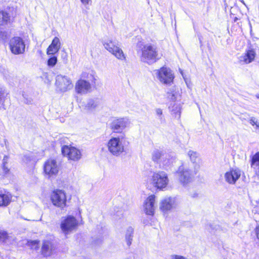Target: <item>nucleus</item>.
Listing matches in <instances>:
<instances>
[{
    "mask_svg": "<svg viewBox=\"0 0 259 259\" xmlns=\"http://www.w3.org/2000/svg\"><path fill=\"white\" fill-rule=\"evenodd\" d=\"M256 234L257 238L259 239V225L256 228Z\"/></svg>",
    "mask_w": 259,
    "mask_h": 259,
    "instance_id": "37998d69",
    "label": "nucleus"
},
{
    "mask_svg": "<svg viewBox=\"0 0 259 259\" xmlns=\"http://www.w3.org/2000/svg\"><path fill=\"white\" fill-rule=\"evenodd\" d=\"M7 95V93L5 90L0 88V104L4 103Z\"/></svg>",
    "mask_w": 259,
    "mask_h": 259,
    "instance_id": "7c9ffc66",
    "label": "nucleus"
},
{
    "mask_svg": "<svg viewBox=\"0 0 259 259\" xmlns=\"http://www.w3.org/2000/svg\"><path fill=\"white\" fill-rule=\"evenodd\" d=\"M176 174L180 183L183 186H186L190 183L194 177V174L188 167L183 164L180 165Z\"/></svg>",
    "mask_w": 259,
    "mask_h": 259,
    "instance_id": "423d86ee",
    "label": "nucleus"
},
{
    "mask_svg": "<svg viewBox=\"0 0 259 259\" xmlns=\"http://www.w3.org/2000/svg\"><path fill=\"white\" fill-rule=\"evenodd\" d=\"M12 201V196L10 194L0 193V207L8 206Z\"/></svg>",
    "mask_w": 259,
    "mask_h": 259,
    "instance_id": "412c9836",
    "label": "nucleus"
},
{
    "mask_svg": "<svg viewBox=\"0 0 259 259\" xmlns=\"http://www.w3.org/2000/svg\"><path fill=\"white\" fill-rule=\"evenodd\" d=\"M256 128H258L259 129V121L257 123V126H256Z\"/></svg>",
    "mask_w": 259,
    "mask_h": 259,
    "instance_id": "49530a36",
    "label": "nucleus"
},
{
    "mask_svg": "<svg viewBox=\"0 0 259 259\" xmlns=\"http://www.w3.org/2000/svg\"><path fill=\"white\" fill-rule=\"evenodd\" d=\"M32 159V156L29 154H25L23 156V160L24 162L27 163L28 162L31 161Z\"/></svg>",
    "mask_w": 259,
    "mask_h": 259,
    "instance_id": "58836bf2",
    "label": "nucleus"
},
{
    "mask_svg": "<svg viewBox=\"0 0 259 259\" xmlns=\"http://www.w3.org/2000/svg\"><path fill=\"white\" fill-rule=\"evenodd\" d=\"M8 238V234L7 232L5 231H0V241L4 242Z\"/></svg>",
    "mask_w": 259,
    "mask_h": 259,
    "instance_id": "f704fd0d",
    "label": "nucleus"
},
{
    "mask_svg": "<svg viewBox=\"0 0 259 259\" xmlns=\"http://www.w3.org/2000/svg\"><path fill=\"white\" fill-rule=\"evenodd\" d=\"M4 77L8 80H10V75L9 72L7 70H4L3 73Z\"/></svg>",
    "mask_w": 259,
    "mask_h": 259,
    "instance_id": "a19ab883",
    "label": "nucleus"
},
{
    "mask_svg": "<svg viewBox=\"0 0 259 259\" xmlns=\"http://www.w3.org/2000/svg\"><path fill=\"white\" fill-rule=\"evenodd\" d=\"M199 39L200 40V42H201L200 38H199Z\"/></svg>",
    "mask_w": 259,
    "mask_h": 259,
    "instance_id": "3c124183",
    "label": "nucleus"
},
{
    "mask_svg": "<svg viewBox=\"0 0 259 259\" xmlns=\"http://www.w3.org/2000/svg\"><path fill=\"white\" fill-rule=\"evenodd\" d=\"M163 156L162 151L159 150H155L152 153V159L154 161H158V160Z\"/></svg>",
    "mask_w": 259,
    "mask_h": 259,
    "instance_id": "cd10ccee",
    "label": "nucleus"
},
{
    "mask_svg": "<svg viewBox=\"0 0 259 259\" xmlns=\"http://www.w3.org/2000/svg\"><path fill=\"white\" fill-rule=\"evenodd\" d=\"M195 170H196L195 171V174H196V172H197V169H196V167H195Z\"/></svg>",
    "mask_w": 259,
    "mask_h": 259,
    "instance_id": "09e8293b",
    "label": "nucleus"
},
{
    "mask_svg": "<svg viewBox=\"0 0 259 259\" xmlns=\"http://www.w3.org/2000/svg\"><path fill=\"white\" fill-rule=\"evenodd\" d=\"M173 161L174 159L172 158L163 160L162 163L164 168L167 170L168 168L170 167L172 165Z\"/></svg>",
    "mask_w": 259,
    "mask_h": 259,
    "instance_id": "c756f323",
    "label": "nucleus"
},
{
    "mask_svg": "<svg viewBox=\"0 0 259 259\" xmlns=\"http://www.w3.org/2000/svg\"><path fill=\"white\" fill-rule=\"evenodd\" d=\"M167 94L168 95V96H167L168 98H169L170 100H171L172 101H174L176 100V97L175 96V94L174 93V92H167Z\"/></svg>",
    "mask_w": 259,
    "mask_h": 259,
    "instance_id": "ea45409f",
    "label": "nucleus"
},
{
    "mask_svg": "<svg viewBox=\"0 0 259 259\" xmlns=\"http://www.w3.org/2000/svg\"><path fill=\"white\" fill-rule=\"evenodd\" d=\"M10 22L9 14L4 11H0V25H5Z\"/></svg>",
    "mask_w": 259,
    "mask_h": 259,
    "instance_id": "b1692460",
    "label": "nucleus"
},
{
    "mask_svg": "<svg viewBox=\"0 0 259 259\" xmlns=\"http://www.w3.org/2000/svg\"><path fill=\"white\" fill-rule=\"evenodd\" d=\"M237 18L236 17V18H235V21L237 20Z\"/></svg>",
    "mask_w": 259,
    "mask_h": 259,
    "instance_id": "8fccbe9b",
    "label": "nucleus"
},
{
    "mask_svg": "<svg viewBox=\"0 0 259 259\" xmlns=\"http://www.w3.org/2000/svg\"><path fill=\"white\" fill-rule=\"evenodd\" d=\"M8 157L7 156H5L3 160V169L6 174L9 171V168L6 165L8 163Z\"/></svg>",
    "mask_w": 259,
    "mask_h": 259,
    "instance_id": "2f4dec72",
    "label": "nucleus"
},
{
    "mask_svg": "<svg viewBox=\"0 0 259 259\" xmlns=\"http://www.w3.org/2000/svg\"><path fill=\"white\" fill-rule=\"evenodd\" d=\"M219 228V226H217V225H212V224H209L207 227V229L208 230V231H209L210 233H214L215 231L217 230L218 229V228Z\"/></svg>",
    "mask_w": 259,
    "mask_h": 259,
    "instance_id": "c9c22d12",
    "label": "nucleus"
},
{
    "mask_svg": "<svg viewBox=\"0 0 259 259\" xmlns=\"http://www.w3.org/2000/svg\"><path fill=\"white\" fill-rule=\"evenodd\" d=\"M59 170V166L55 159H49L44 164V172L48 178L56 177Z\"/></svg>",
    "mask_w": 259,
    "mask_h": 259,
    "instance_id": "1a4fd4ad",
    "label": "nucleus"
},
{
    "mask_svg": "<svg viewBox=\"0 0 259 259\" xmlns=\"http://www.w3.org/2000/svg\"><path fill=\"white\" fill-rule=\"evenodd\" d=\"M155 196L151 195L149 196L144 202V210L147 214L153 215L155 210Z\"/></svg>",
    "mask_w": 259,
    "mask_h": 259,
    "instance_id": "f3484780",
    "label": "nucleus"
},
{
    "mask_svg": "<svg viewBox=\"0 0 259 259\" xmlns=\"http://www.w3.org/2000/svg\"><path fill=\"white\" fill-rule=\"evenodd\" d=\"M256 97L257 99H259V94H257V95H256Z\"/></svg>",
    "mask_w": 259,
    "mask_h": 259,
    "instance_id": "de8ad7c7",
    "label": "nucleus"
},
{
    "mask_svg": "<svg viewBox=\"0 0 259 259\" xmlns=\"http://www.w3.org/2000/svg\"><path fill=\"white\" fill-rule=\"evenodd\" d=\"M61 47V42L59 38L55 37L52 40V43L47 49L48 55H53L57 53Z\"/></svg>",
    "mask_w": 259,
    "mask_h": 259,
    "instance_id": "6ab92c4d",
    "label": "nucleus"
},
{
    "mask_svg": "<svg viewBox=\"0 0 259 259\" xmlns=\"http://www.w3.org/2000/svg\"><path fill=\"white\" fill-rule=\"evenodd\" d=\"M9 45L11 53L14 55L23 54L25 52V42L21 37H12L9 41Z\"/></svg>",
    "mask_w": 259,
    "mask_h": 259,
    "instance_id": "39448f33",
    "label": "nucleus"
},
{
    "mask_svg": "<svg viewBox=\"0 0 259 259\" xmlns=\"http://www.w3.org/2000/svg\"><path fill=\"white\" fill-rule=\"evenodd\" d=\"M81 77L82 78H87L90 79L91 81H92V82H94V83L95 82L96 78L91 74H87L85 72H83L81 74Z\"/></svg>",
    "mask_w": 259,
    "mask_h": 259,
    "instance_id": "72a5a7b5",
    "label": "nucleus"
},
{
    "mask_svg": "<svg viewBox=\"0 0 259 259\" xmlns=\"http://www.w3.org/2000/svg\"><path fill=\"white\" fill-rule=\"evenodd\" d=\"M102 44L106 50L118 59L121 60L125 59L122 50L118 46V44L116 41L109 39H105L102 41Z\"/></svg>",
    "mask_w": 259,
    "mask_h": 259,
    "instance_id": "7ed1b4c3",
    "label": "nucleus"
},
{
    "mask_svg": "<svg viewBox=\"0 0 259 259\" xmlns=\"http://www.w3.org/2000/svg\"><path fill=\"white\" fill-rule=\"evenodd\" d=\"M256 56L255 50L251 48H249L246 50L245 53L240 57V61L245 64H249L252 62Z\"/></svg>",
    "mask_w": 259,
    "mask_h": 259,
    "instance_id": "a211bd4d",
    "label": "nucleus"
},
{
    "mask_svg": "<svg viewBox=\"0 0 259 259\" xmlns=\"http://www.w3.org/2000/svg\"><path fill=\"white\" fill-rule=\"evenodd\" d=\"M151 182L154 187L159 190H163L167 186L169 180L165 172L159 171L153 173Z\"/></svg>",
    "mask_w": 259,
    "mask_h": 259,
    "instance_id": "20e7f679",
    "label": "nucleus"
},
{
    "mask_svg": "<svg viewBox=\"0 0 259 259\" xmlns=\"http://www.w3.org/2000/svg\"><path fill=\"white\" fill-rule=\"evenodd\" d=\"M57 62V58L53 56L49 58L48 60V65L50 67L54 66Z\"/></svg>",
    "mask_w": 259,
    "mask_h": 259,
    "instance_id": "473e14b6",
    "label": "nucleus"
},
{
    "mask_svg": "<svg viewBox=\"0 0 259 259\" xmlns=\"http://www.w3.org/2000/svg\"><path fill=\"white\" fill-rule=\"evenodd\" d=\"M56 85L58 90L62 92H65L73 87L70 79L66 76L61 74L56 77Z\"/></svg>",
    "mask_w": 259,
    "mask_h": 259,
    "instance_id": "9d476101",
    "label": "nucleus"
},
{
    "mask_svg": "<svg viewBox=\"0 0 259 259\" xmlns=\"http://www.w3.org/2000/svg\"><path fill=\"white\" fill-rule=\"evenodd\" d=\"M142 54L140 59L142 62L151 65L158 59L157 47L153 44H146L141 49Z\"/></svg>",
    "mask_w": 259,
    "mask_h": 259,
    "instance_id": "f03ea898",
    "label": "nucleus"
},
{
    "mask_svg": "<svg viewBox=\"0 0 259 259\" xmlns=\"http://www.w3.org/2000/svg\"><path fill=\"white\" fill-rule=\"evenodd\" d=\"M128 124V120L126 118H119L113 120L111 123V128L113 132L121 133Z\"/></svg>",
    "mask_w": 259,
    "mask_h": 259,
    "instance_id": "4468645a",
    "label": "nucleus"
},
{
    "mask_svg": "<svg viewBox=\"0 0 259 259\" xmlns=\"http://www.w3.org/2000/svg\"><path fill=\"white\" fill-rule=\"evenodd\" d=\"M62 154L67 156L69 159L76 161L81 157L80 151L74 147L69 146H63L61 149Z\"/></svg>",
    "mask_w": 259,
    "mask_h": 259,
    "instance_id": "ddd939ff",
    "label": "nucleus"
},
{
    "mask_svg": "<svg viewBox=\"0 0 259 259\" xmlns=\"http://www.w3.org/2000/svg\"><path fill=\"white\" fill-rule=\"evenodd\" d=\"M188 156L193 163H197L199 160V154L196 151L190 150L188 152Z\"/></svg>",
    "mask_w": 259,
    "mask_h": 259,
    "instance_id": "a878e982",
    "label": "nucleus"
},
{
    "mask_svg": "<svg viewBox=\"0 0 259 259\" xmlns=\"http://www.w3.org/2000/svg\"><path fill=\"white\" fill-rule=\"evenodd\" d=\"M134 237V228L132 227H128L125 232V239L126 244L130 246L132 242Z\"/></svg>",
    "mask_w": 259,
    "mask_h": 259,
    "instance_id": "5701e85b",
    "label": "nucleus"
},
{
    "mask_svg": "<svg viewBox=\"0 0 259 259\" xmlns=\"http://www.w3.org/2000/svg\"><path fill=\"white\" fill-rule=\"evenodd\" d=\"M125 134H122L117 137H111L106 144L108 151L113 156H118L124 151L123 143Z\"/></svg>",
    "mask_w": 259,
    "mask_h": 259,
    "instance_id": "f257e3e1",
    "label": "nucleus"
},
{
    "mask_svg": "<svg viewBox=\"0 0 259 259\" xmlns=\"http://www.w3.org/2000/svg\"><path fill=\"white\" fill-rule=\"evenodd\" d=\"M32 243H33L35 245H37V241H32Z\"/></svg>",
    "mask_w": 259,
    "mask_h": 259,
    "instance_id": "a18cd8bd",
    "label": "nucleus"
},
{
    "mask_svg": "<svg viewBox=\"0 0 259 259\" xmlns=\"http://www.w3.org/2000/svg\"><path fill=\"white\" fill-rule=\"evenodd\" d=\"M81 3L85 6L91 3V0H80Z\"/></svg>",
    "mask_w": 259,
    "mask_h": 259,
    "instance_id": "79ce46f5",
    "label": "nucleus"
},
{
    "mask_svg": "<svg viewBox=\"0 0 259 259\" xmlns=\"http://www.w3.org/2000/svg\"><path fill=\"white\" fill-rule=\"evenodd\" d=\"M171 113L174 115L176 118L179 119L181 115V108L179 104H174L169 107Z\"/></svg>",
    "mask_w": 259,
    "mask_h": 259,
    "instance_id": "393cba45",
    "label": "nucleus"
},
{
    "mask_svg": "<svg viewBox=\"0 0 259 259\" xmlns=\"http://www.w3.org/2000/svg\"><path fill=\"white\" fill-rule=\"evenodd\" d=\"M177 198L172 197H166L163 198L160 203V209L164 213L176 208L178 205Z\"/></svg>",
    "mask_w": 259,
    "mask_h": 259,
    "instance_id": "f8f14e48",
    "label": "nucleus"
},
{
    "mask_svg": "<svg viewBox=\"0 0 259 259\" xmlns=\"http://www.w3.org/2000/svg\"><path fill=\"white\" fill-rule=\"evenodd\" d=\"M54 250V247L51 241H44L43 242L41 246V253L44 256H50Z\"/></svg>",
    "mask_w": 259,
    "mask_h": 259,
    "instance_id": "aec40b11",
    "label": "nucleus"
},
{
    "mask_svg": "<svg viewBox=\"0 0 259 259\" xmlns=\"http://www.w3.org/2000/svg\"><path fill=\"white\" fill-rule=\"evenodd\" d=\"M254 210L259 214V205L255 208Z\"/></svg>",
    "mask_w": 259,
    "mask_h": 259,
    "instance_id": "c03bdc74",
    "label": "nucleus"
},
{
    "mask_svg": "<svg viewBox=\"0 0 259 259\" xmlns=\"http://www.w3.org/2000/svg\"><path fill=\"white\" fill-rule=\"evenodd\" d=\"M157 74L159 81L164 84H170L173 81L174 75L169 68L162 67L157 70Z\"/></svg>",
    "mask_w": 259,
    "mask_h": 259,
    "instance_id": "9b49d317",
    "label": "nucleus"
},
{
    "mask_svg": "<svg viewBox=\"0 0 259 259\" xmlns=\"http://www.w3.org/2000/svg\"><path fill=\"white\" fill-rule=\"evenodd\" d=\"M53 204L58 207L64 208L66 205V196L64 191L56 189L53 191L51 196Z\"/></svg>",
    "mask_w": 259,
    "mask_h": 259,
    "instance_id": "6e6552de",
    "label": "nucleus"
},
{
    "mask_svg": "<svg viewBox=\"0 0 259 259\" xmlns=\"http://www.w3.org/2000/svg\"><path fill=\"white\" fill-rule=\"evenodd\" d=\"M241 175V171L239 168H232L225 174V179L229 184H235Z\"/></svg>",
    "mask_w": 259,
    "mask_h": 259,
    "instance_id": "dca6fc26",
    "label": "nucleus"
},
{
    "mask_svg": "<svg viewBox=\"0 0 259 259\" xmlns=\"http://www.w3.org/2000/svg\"><path fill=\"white\" fill-rule=\"evenodd\" d=\"M91 90V83L84 79H80L75 83V90L77 94H86L90 92Z\"/></svg>",
    "mask_w": 259,
    "mask_h": 259,
    "instance_id": "2eb2a0df",
    "label": "nucleus"
},
{
    "mask_svg": "<svg viewBox=\"0 0 259 259\" xmlns=\"http://www.w3.org/2000/svg\"><path fill=\"white\" fill-rule=\"evenodd\" d=\"M98 105V103L97 101L90 99L88 101V103L86 104L85 106V109L89 110H93L95 109Z\"/></svg>",
    "mask_w": 259,
    "mask_h": 259,
    "instance_id": "bb28decb",
    "label": "nucleus"
},
{
    "mask_svg": "<svg viewBox=\"0 0 259 259\" xmlns=\"http://www.w3.org/2000/svg\"><path fill=\"white\" fill-rule=\"evenodd\" d=\"M77 226V221L72 215H68L64 218L60 224L61 229L65 235L75 230Z\"/></svg>",
    "mask_w": 259,
    "mask_h": 259,
    "instance_id": "0eeeda50",
    "label": "nucleus"
},
{
    "mask_svg": "<svg viewBox=\"0 0 259 259\" xmlns=\"http://www.w3.org/2000/svg\"><path fill=\"white\" fill-rule=\"evenodd\" d=\"M155 113L160 123H163L165 119L164 118V116L163 115L162 109L160 108H156L155 109Z\"/></svg>",
    "mask_w": 259,
    "mask_h": 259,
    "instance_id": "c85d7f7f",
    "label": "nucleus"
},
{
    "mask_svg": "<svg viewBox=\"0 0 259 259\" xmlns=\"http://www.w3.org/2000/svg\"><path fill=\"white\" fill-rule=\"evenodd\" d=\"M251 167L259 179V152L256 153L251 158Z\"/></svg>",
    "mask_w": 259,
    "mask_h": 259,
    "instance_id": "4be33fe9",
    "label": "nucleus"
},
{
    "mask_svg": "<svg viewBox=\"0 0 259 259\" xmlns=\"http://www.w3.org/2000/svg\"><path fill=\"white\" fill-rule=\"evenodd\" d=\"M7 38V33L5 31L0 30V42H4Z\"/></svg>",
    "mask_w": 259,
    "mask_h": 259,
    "instance_id": "e433bc0d",
    "label": "nucleus"
},
{
    "mask_svg": "<svg viewBox=\"0 0 259 259\" xmlns=\"http://www.w3.org/2000/svg\"><path fill=\"white\" fill-rule=\"evenodd\" d=\"M258 122V121L254 117H251L249 120V123L252 126L255 125L256 126Z\"/></svg>",
    "mask_w": 259,
    "mask_h": 259,
    "instance_id": "4c0bfd02",
    "label": "nucleus"
}]
</instances>
